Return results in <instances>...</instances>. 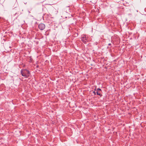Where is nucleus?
<instances>
[{
	"label": "nucleus",
	"instance_id": "f8f14e48",
	"mask_svg": "<svg viewBox=\"0 0 146 146\" xmlns=\"http://www.w3.org/2000/svg\"><path fill=\"white\" fill-rule=\"evenodd\" d=\"M36 67L37 68H38V65H37Z\"/></svg>",
	"mask_w": 146,
	"mask_h": 146
},
{
	"label": "nucleus",
	"instance_id": "7ed1b4c3",
	"mask_svg": "<svg viewBox=\"0 0 146 146\" xmlns=\"http://www.w3.org/2000/svg\"><path fill=\"white\" fill-rule=\"evenodd\" d=\"M38 27L39 29L40 30H43L45 29V25L44 24L41 23L38 25Z\"/></svg>",
	"mask_w": 146,
	"mask_h": 146
},
{
	"label": "nucleus",
	"instance_id": "6e6552de",
	"mask_svg": "<svg viewBox=\"0 0 146 146\" xmlns=\"http://www.w3.org/2000/svg\"><path fill=\"white\" fill-rule=\"evenodd\" d=\"M93 93L95 95H96V92H95V91H93Z\"/></svg>",
	"mask_w": 146,
	"mask_h": 146
},
{
	"label": "nucleus",
	"instance_id": "39448f33",
	"mask_svg": "<svg viewBox=\"0 0 146 146\" xmlns=\"http://www.w3.org/2000/svg\"><path fill=\"white\" fill-rule=\"evenodd\" d=\"M50 15L48 14H45L44 15V17L46 18V20H48L49 18L50 17Z\"/></svg>",
	"mask_w": 146,
	"mask_h": 146
},
{
	"label": "nucleus",
	"instance_id": "20e7f679",
	"mask_svg": "<svg viewBox=\"0 0 146 146\" xmlns=\"http://www.w3.org/2000/svg\"><path fill=\"white\" fill-rule=\"evenodd\" d=\"M81 40L84 43H87L86 42L87 41L86 37H82L81 38Z\"/></svg>",
	"mask_w": 146,
	"mask_h": 146
},
{
	"label": "nucleus",
	"instance_id": "1a4fd4ad",
	"mask_svg": "<svg viewBox=\"0 0 146 146\" xmlns=\"http://www.w3.org/2000/svg\"><path fill=\"white\" fill-rule=\"evenodd\" d=\"M38 42H38V41H36V43L37 44H38Z\"/></svg>",
	"mask_w": 146,
	"mask_h": 146
},
{
	"label": "nucleus",
	"instance_id": "423d86ee",
	"mask_svg": "<svg viewBox=\"0 0 146 146\" xmlns=\"http://www.w3.org/2000/svg\"><path fill=\"white\" fill-rule=\"evenodd\" d=\"M102 92L101 91H97L96 92V94L97 95H98L100 96V97H101L102 96V94H101V92Z\"/></svg>",
	"mask_w": 146,
	"mask_h": 146
},
{
	"label": "nucleus",
	"instance_id": "9b49d317",
	"mask_svg": "<svg viewBox=\"0 0 146 146\" xmlns=\"http://www.w3.org/2000/svg\"><path fill=\"white\" fill-rule=\"evenodd\" d=\"M97 89H96V88L95 89H94V91H97Z\"/></svg>",
	"mask_w": 146,
	"mask_h": 146
},
{
	"label": "nucleus",
	"instance_id": "f03ea898",
	"mask_svg": "<svg viewBox=\"0 0 146 146\" xmlns=\"http://www.w3.org/2000/svg\"><path fill=\"white\" fill-rule=\"evenodd\" d=\"M13 8V11L14 13H15V14L18 13L19 12V7L17 3L15 2L14 5L12 7Z\"/></svg>",
	"mask_w": 146,
	"mask_h": 146
},
{
	"label": "nucleus",
	"instance_id": "0eeeda50",
	"mask_svg": "<svg viewBox=\"0 0 146 146\" xmlns=\"http://www.w3.org/2000/svg\"><path fill=\"white\" fill-rule=\"evenodd\" d=\"M97 91H101V92H102V90H101V89H100V88H98L97 89Z\"/></svg>",
	"mask_w": 146,
	"mask_h": 146
},
{
	"label": "nucleus",
	"instance_id": "9d476101",
	"mask_svg": "<svg viewBox=\"0 0 146 146\" xmlns=\"http://www.w3.org/2000/svg\"><path fill=\"white\" fill-rule=\"evenodd\" d=\"M108 45L109 46H110L111 45V43H109L108 44Z\"/></svg>",
	"mask_w": 146,
	"mask_h": 146
},
{
	"label": "nucleus",
	"instance_id": "f257e3e1",
	"mask_svg": "<svg viewBox=\"0 0 146 146\" xmlns=\"http://www.w3.org/2000/svg\"><path fill=\"white\" fill-rule=\"evenodd\" d=\"M21 73L23 76L26 78H28L31 75L30 71L26 69H21Z\"/></svg>",
	"mask_w": 146,
	"mask_h": 146
}]
</instances>
